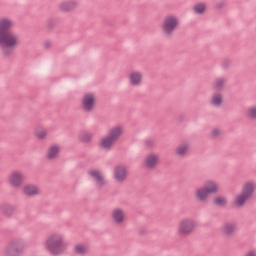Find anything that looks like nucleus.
Wrapping results in <instances>:
<instances>
[{"label":"nucleus","instance_id":"1","mask_svg":"<svg viewBox=\"0 0 256 256\" xmlns=\"http://www.w3.org/2000/svg\"><path fill=\"white\" fill-rule=\"evenodd\" d=\"M11 29H13V21L11 19H0V53L3 59H13L15 49L19 47V36Z\"/></svg>","mask_w":256,"mask_h":256},{"label":"nucleus","instance_id":"2","mask_svg":"<svg viewBox=\"0 0 256 256\" xmlns=\"http://www.w3.org/2000/svg\"><path fill=\"white\" fill-rule=\"evenodd\" d=\"M46 249L53 256L63 255L67 249V245L63 241V236L61 234H51L47 237L45 241Z\"/></svg>","mask_w":256,"mask_h":256},{"label":"nucleus","instance_id":"3","mask_svg":"<svg viewBox=\"0 0 256 256\" xmlns=\"http://www.w3.org/2000/svg\"><path fill=\"white\" fill-rule=\"evenodd\" d=\"M121 135H123V128L121 126L112 127L108 131L107 137L102 138L100 142V147H102V149H111V147H113V144L118 141Z\"/></svg>","mask_w":256,"mask_h":256},{"label":"nucleus","instance_id":"4","mask_svg":"<svg viewBox=\"0 0 256 256\" xmlns=\"http://www.w3.org/2000/svg\"><path fill=\"white\" fill-rule=\"evenodd\" d=\"M25 242L21 239L11 240L3 250L4 256H23Z\"/></svg>","mask_w":256,"mask_h":256},{"label":"nucleus","instance_id":"5","mask_svg":"<svg viewBox=\"0 0 256 256\" xmlns=\"http://www.w3.org/2000/svg\"><path fill=\"white\" fill-rule=\"evenodd\" d=\"M253 193H255V184L252 182L245 183L242 187V192L236 197L235 205H237V207H243L247 199L253 197Z\"/></svg>","mask_w":256,"mask_h":256},{"label":"nucleus","instance_id":"6","mask_svg":"<svg viewBox=\"0 0 256 256\" xmlns=\"http://www.w3.org/2000/svg\"><path fill=\"white\" fill-rule=\"evenodd\" d=\"M177 27H179V19H177V17L169 15L164 18L162 31L167 37H171Z\"/></svg>","mask_w":256,"mask_h":256},{"label":"nucleus","instance_id":"7","mask_svg":"<svg viewBox=\"0 0 256 256\" xmlns=\"http://www.w3.org/2000/svg\"><path fill=\"white\" fill-rule=\"evenodd\" d=\"M194 229H195V221H193L192 219L186 218L179 223L178 233L182 237H187V235H191Z\"/></svg>","mask_w":256,"mask_h":256},{"label":"nucleus","instance_id":"8","mask_svg":"<svg viewBox=\"0 0 256 256\" xmlns=\"http://www.w3.org/2000/svg\"><path fill=\"white\" fill-rule=\"evenodd\" d=\"M95 108V94L87 93L82 98V109L87 113Z\"/></svg>","mask_w":256,"mask_h":256},{"label":"nucleus","instance_id":"9","mask_svg":"<svg viewBox=\"0 0 256 256\" xmlns=\"http://www.w3.org/2000/svg\"><path fill=\"white\" fill-rule=\"evenodd\" d=\"M114 179L117 183H123L127 179V167L124 165L115 166Z\"/></svg>","mask_w":256,"mask_h":256},{"label":"nucleus","instance_id":"10","mask_svg":"<svg viewBox=\"0 0 256 256\" xmlns=\"http://www.w3.org/2000/svg\"><path fill=\"white\" fill-rule=\"evenodd\" d=\"M79 6L77 1H63L59 4V10L61 13H73L75 9Z\"/></svg>","mask_w":256,"mask_h":256},{"label":"nucleus","instance_id":"11","mask_svg":"<svg viewBox=\"0 0 256 256\" xmlns=\"http://www.w3.org/2000/svg\"><path fill=\"white\" fill-rule=\"evenodd\" d=\"M9 184L15 189H19L23 185V174L17 171L12 172L9 176Z\"/></svg>","mask_w":256,"mask_h":256},{"label":"nucleus","instance_id":"12","mask_svg":"<svg viewBox=\"0 0 256 256\" xmlns=\"http://www.w3.org/2000/svg\"><path fill=\"white\" fill-rule=\"evenodd\" d=\"M88 174L90 175V177L95 179L97 187L101 188L107 185V181H105V177L103 176V174H101V172H99V170L89 171Z\"/></svg>","mask_w":256,"mask_h":256},{"label":"nucleus","instance_id":"13","mask_svg":"<svg viewBox=\"0 0 256 256\" xmlns=\"http://www.w3.org/2000/svg\"><path fill=\"white\" fill-rule=\"evenodd\" d=\"M159 163V157L155 154H149L146 156L144 165L147 167V169H155L157 167V164Z\"/></svg>","mask_w":256,"mask_h":256},{"label":"nucleus","instance_id":"14","mask_svg":"<svg viewBox=\"0 0 256 256\" xmlns=\"http://www.w3.org/2000/svg\"><path fill=\"white\" fill-rule=\"evenodd\" d=\"M112 219L114 223H117L118 225H121L123 221H125V212L123 209L116 208L112 212Z\"/></svg>","mask_w":256,"mask_h":256},{"label":"nucleus","instance_id":"15","mask_svg":"<svg viewBox=\"0 0 256 256\" xmlns=\"http://www.w3.org/2000/svg\"><path fill=\"white\" fill-rule=\"evenodd\" d=\"M23 193L27 197H37L39 195V188L33 184H27L23 188Z\"/></svg>","mask_w":256,"mask_h":256},{"label":"nucleus","instance_id":"16","mask_svg":"<svg viewBox=\"0 0 256 256\" xmlns=\"http://www.w3.org/2000/svg\"><path fill=\"white\" fill-rule=\"evenodd\" d=\"M194 196L199 203H205L209 199V193L204 187L197 189Z\"/></svg>","mask_w":256,"mask_h":256},{"label":"nucleus","instance_id":"17","mask_svg":"<svg viewBox=\"0 0 256 256\" xmlns=\"http://www.w3.org/2000/svg\"><path fill=\"white\" fill-rule=\"evenodd\" d=\"M203 188L208 192V195H213L219 191V186L213 180L206 181Z\"/></svg>","mask_w":256,"mask_h":256},{"label":"nucleus","instance_id":"18","mask_svg":"<svg viewBox=\"0 0 256 256\" xmlns=\"http://www.w3.org/2000/svg\"><path fill=\"white\" fill-rule=\"evenodd\" d=\"M187 153H189V143L187 142L179 144L175 149V154L178 157H185Z\"/></svg>","mask_w":256,"mask_h":256},{"label":"nucleus","instance_id":"19","mask_svg":"<svg viewBox=\"0 0 256 256\" xmlns=\"http://www.w3.org/2000/svg\"><path fill=\"white\" fill-rule=\"evenodd\" d=\"M14 212L15 208L10 204L4 203L0 206V213H2V215H4L5 217H11Z\"/></svg>","mask_w":256,"mask_h":256},{"label":"nucleus","instance_id":"20","mask_svg":"<svg viewBox=\"0 0 256 256\" xmlns=\"http://www.w3.org/2000/svg\"><path fill=\"white\" fill-rule=\"evenodd\" d=\"M221 232L223 233V235H226L227 237H231V235L235 233V224L225 223L221 228Z\"/></svg>","mask_w":256,"mask_h":256},{"label":"nucleus","instance_id":"21","mask_svg":"<svg viewBox=\"0 0 256 256\" xmlns=\"http://www.w3.org/2000/svg\"><path fill=\"white\" fill-rule=\"evenodd\" d=\"M225 83H227V78L219 77L215 79L213 87L216 91H223V89L225 88Z\"/></svg>","mask_w":256,"mask_h":256},{"label":"nucleus","instance_id":"22","mask_svg":"<svg viewBox=\"0 0 256 256\" xmlns=\"http://www.w3.org/2000/svg\"><path fill=\"white\" fill-rule=\"evenodd\" d=\"M141 79H143V75L140 72H134L130 74V83L137 87V85H141Z\"/></svg>","mask_w":256,"mask_h":256},{"label":"nucleus","instance_id":"23","mask_svg":"<svg viewBox=\"0 0 256 256\" xmlns=\"http://www.w3.org/2000/svg\"><path fill=\"white\" fill-rule=\"evenodd\" d=\"M211 105H214V107H221V105H223V94H214L211 99Z\"/></svg>","mask_w":256,"mask_h":256},{"label":"nucleus","instance_id":"24","mask_svg":"<svg viewBox=\"0 0 256 256\" xmlns=\"http://www.w3.org/2000/svg\"><path fill=\"white\" fill-rule=\"evenodd\" d=\"M45 25H46V29H48V31H53V29H55V27H57V25H59V19L48 18L45 22Z\"/></svg>","mask_w":256,"mask_h":256},{"label":"nucleus","instance_id":"25","mask_svg":"<svg viewBox=\"0 0 256 256\" xmlns=\"http://www.w3.org/2000/svg\"><path fill=\"white\" fill-rule=\"evenodd\" d=\"M213 205H215L216 207L225 208L227 207V198L225 196H218L214 198Z\"/></svg>","mask_w":256,"mask_h":256},{"label":"nucleus","instance_id":"26","mask_svg":"<svg viewBox=\"0 0 256 256\" xmlns=\"http://www.w3.org/2000/svg\"><path fill=\"white\" fill-rule=\"evenodd\" d=\"M59 155V146L53 145L49 148L48 153H47V158L48 159H55Z\"/></svg>","mask_w":256,"mask_h":256},{"label":"nucleus","instance_id":"27","mask_svg":"<svg viewBox=\"0 0 256 256\" xmlns=\"http://www.w3.org/2000/svg\"><path fill=\"white\" fill-rule=\"evenodd\" d=\"M74 252L76 255H87V247L83 246V244H76Z\"/></svg>","mask_w":256,"mask_h":256},{"label":"nucleus","instance_id":"28","mask_svg":"<svg viewBox=\"0 0 256 256\" xmlns=\"http://www.w3.org/2000/svg\"><path fill=\"white\" fill-rule=\"evenodd\" d=\"M205 9H207V6L204 3H198L194 6V13H196V15H203Z\"/></svg>","mask_w":256,"mask_h":256},{"label":"nucleus","instance_id":"29","mask_svg":"<svg viewBox=\"0 0 256 256\" xmlns=\"http://www.w3.org/2000/svg\"><path fill=\"white\" fill-rule=\"evenodd\" d=\"M92 135L89 134V133H82L80 136H79V141L81 143H91V139H92Z\"/></svg>","mask_w":256,"mask_h":256},{"label":"nucleus","instance_id":"30","mask_svg":"<svg viewBox=\"0 0 256 256\" xmlns=\"http://www.w3.org/2000/svg\"><path fill=\"white\" fill-rule=\"evenodd\" d=\"M231 65H233V62L231 61V59H224L222 61V68L227 71V69H229L231 67Z\"/></svg>","mask_w":256,"mask_h":256},{"label":"nucleus","instance_id":"31","mask_svg":"<svg viewBox=\"0 0 256 256\" xmlns=\"http://www.w3.org/2000/svg\"><path fill=\"white\" fill-rule=\"evenodd\" d=\"M248 117L250 119H256V107H251L248 109Z\"/></svg>","mask_w":256,"mask_h":256},{"label":"nucleus","instance_id":"32","mask_svg":"<svg viewBox=\"0 0 256 256\" xmlns=\"http://www.w3.org/2000/svg\"><path fill=\"white\" fill-rule=\"evenodd\" d=\"M37 139H45L47 137V132L45 130L36 133Z\"/></svg>","mask_w":256,"mask_h":256},{"label":"nucleus","instance_id":"33","mask_svg":"<svg viewBox=\"0 0 256 256\" xmlns=\"http://www.w3.org/2000/svg\"><path fill=\"white\" fill-rule=\"evenodd\" d=\"M145 145L148 149H151V147H153V145H155V140L153 139H146L145 140Z\"/></svg>","mask_w":256,"mask_h":256},{"label":"nucleus","instance_id":"34","mask_svg":"<svg viewBox=\"0 0 256 256\" xmlns=\"http://www.w3.org/2000/svg\"><path fill=\"white\" fill-rule=\"evenodd\" d=\"M211 137H219V129L212 130Z\"/></svg>","mask_w":256,"mask_h":256},{"label":"nucleus","instance_id":"35","mask_svg":"<svg viewBox=\"0 0 256 256\" xmlns=\"http://www.w3.org/2000/svg\"><path fill=\"white\" fill-rule=\"evenodd\" d=\"M44 47H45V49H49L51 47V41H46L44 43Z\"/></svg>","mask_w":256,"mask_h":256},{"label":"nucleus","instance_id":"36","mask_svg":"<svg viewBox=\"0 0 256 256\" xmlns=\"http://www.w3.org/2000/svg\"><path fill=\"white\" fill-rule=\"evenodd\" d=\"M223 7H224L223 2H220V3L216 4V9H223Z\"/></svg>","mask_w":256,"mask_h":256}]
</instances>
